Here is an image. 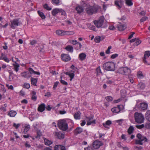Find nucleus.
I'll use <instances>...</instances> for the list:
<instances>
[{
  "instance_id": "nucleus-1",
  "label": "nucleus",
  "mask_w": 150,
  "mask_h": 150,
  "mask_svg": "<svg viewBox=\"0 0 150 150\" xmlns=\"http://www.w3.org/2000/svg\"><path fill=\"white\" fill-rule=\"evenodd\" d=\"M87 5L85 11L86 13L89 15L96 14L101 10L100 6L98 5H94L93 6Z\"/></svg>"
},
{
  "instance_id": "nucleus-2",
  "label": "nucleus",
  "mask_w": 150,
  "mask_h": 150,
  "mask_svg": "<svg viewBox=\"0 0 150 150\" xmlns=\"http://www.w3.org/2000/svg\"><path fill=\"white\" fill-rule=\"evenodd\" d=\"M115 64L112 62H107L104 63L103 65L104 69L107 71H114L115 69Z\"/></svg>"
},
{
  "instance_id": "nucleus-3",
  "label": "nucleus",
  "mask_w": 150,
  "mask_h": 150,
  "mask_svg": "<svg viewBox=\"0 0 150 150\" xmlns=\"http://www.w3.org/2000/svg\"><path fill=\"white\" fill-rule=\"evenodd\" d=\"M135 122L139 124L143 123L144 120L143 115L140 113L136 112L134 114Z\"/></svg>"
},
{
  "instance_id": "nucleus-4",
  "label": "nucleus",
  "mask_w": 150,
  "mask_h": 150,
  "mask_svg": "<svg viewBox=\"0 0 150 150\" xmlns=\"http://www.w3.org/2000/svg\"><path fill=\"white\" fill-rule=\"evenodd\" d=\"M136 136L139 140H135V144H136L142 145L143 144L142 143L143 141H144V142H147V139L146 137L142 136L140 133H139L137 134Z\"/></svg>"
},
{
  "instance_id": "nucleus-5",
  "label": "nucleus",
  "mask_w": 150,
  "mask_h": 150,
  "mask_svg": "<svg viewBox=\"0 0 150 150\" xmlns=\"http://www.w3.org/2000/svg\"><path fill=\"white\" fill-rule=\"evenodd\" d=\"M59 128L64 131H65L68 129V125L66 122L64 120L59 121L57 124Z\"/></svg>"
},
{
  "instance_id": "nucleus-6",
  "label": "nucleus",
  "mask_w": 150,
  "mask_h": 150,
  "mask_svg": "<svg viewBox=\"0 0 150 150\" xmlns=\"http://www.w3.org/2000/svg\"><path fill=\"white\" fill-rule=\"evenodd\" d=\"M117 72L123 75H128L131 73V71L127 67H125L119 69Z\"/></svg>"
},
{
  "instance_id": "nucleus-7",
  "label": "nucleus",
  "mask_w": 150,
  "mask_h": 150,
  "mask_svg": "<svg viewBox=\"0 0 150 150\" xmlns=\"http://www.w3.org/2000/svg\"><path fill=\"white\" fill-rule=\"evenodd\" d=\"M104 19L103 17H100L98 20H95L94 21V24L97 27L100 28L103 23Z\"/></svg>"
},
{
  "instance_id": "nucleus-8",
  "label": "nucleus",
  "mask_w": 150,
  "mask_h": 150,
  "mask_svg": "<svg viewBox=\"0 0 150 150\" xmlns=\"http://www.w3.org/2000/svg\"><path fill=\"white\" fill-rule=\"evenodd\" d=\"M136 107L138 109H141L143 110H146L147 109L148 104L145 103H139L137 102Z\"/></svg>"
},
{
  "instance_id": "nucleus-9",
  "label": "nucleus",
  "mask_w": 150,
  "mask_h": 150,
  "mask_svg": "<svg viewBox=\"0 0 150 150\" xmlns=\"http://www.w3.org/2000/svg\"><path fill=\"white\" fill-rule=\"evenodd\" d=\"M103 144V143L100 141H96L93 143V146L94 149H97Z\"/></svg>"
},
{
  "instance_id": "nucleus-10",
  "label": "nucleus",
  "mask_w": 150,
  "mask_h": 150,
  "mask_svg": "<svg viewBox=\"0 0 150 150\" xmlns=\"http://www.w3.org/2000/svg\"><path fill=\"white\" fill-rule=\"evenodd\" d=\"M64 132L61 133L60 132H55L54 135L60 139H63L64 138Z\"/></svg>"
},
{
  "instance_id": "nucleus-11",
  "label": "nucleus",
  "mask_w": 150,
  "mask_h": 150,
  "mask_svg": "<svg viewBox=\"0 0 150 150\" xmlns=\"http://www.w3.org/2000/svg\"><path fill=\"white\" fill-rule=\"evenodd\" d=\"M93 116H90L89 117H86V120L87 122V125H91L92 124H95V120H93L92 121H91V120L93 119Z\"/></svg>"
},
{
  "instance_id": "nucleus-12",
  "label": "nucleus",
  "mask_w": 150,
  "mask_h": 150,
  "mask_svg": "<svg viewBox=\"0 0 150 150\" xmlns=\"http://www.w3.org/2000/svg\"><path fill=\"white\" fill-rule=\"evenodd\" d=\"M61 59L62 60L65 62H67L71 59L70 57L67 54H62L61 55Z\"/></svg>"
},
{
  "instance_id": "nucleus-13",
  "label": "nucleus",
  "mask_w": 150,
  "mask_h": 150,
  "mask_svg": "<svg viewBox=\"0 0 150 150\" xmlns=\"http://www.w3.org/2000/svg\"><path fill=\"white\" fill-rule=\"evenodd\" d=\"M19 25L18 19H14L11 22V28L13 29H15V26H18Z\"/></svg>"
},
{
  "instance_id": "nucleus-14",
  "label": "nucleus",
  "mask_w": 150,
  "mask_h": 150,
  "mask_svg": "<svg viewBox=\"0 0 150 150\" xmlns=\"http://www.w3.org/2000/svg\"><path fill=\"white\" fill-rule=\"evenodd\" d=\"M69 42L71 44H73V45L77 44L79 45V47L78 48H75L76 49L78 50L81 49L82 47L81 44L80 43L77 42V41L71 40H69Z\"/></svg>"
},
{
  "instance_id": "nucleus-15",
  "label": "nucleus",
  "mask_w": 150,
  "mask_h": 150,
  "mask_svg": "<svg viewBox=\"0 0 150 150\" xmlns=\"http://www.w3.org/2000/svg\"><path fill=\"white\" fill-rule=\"evenodd\" d=\"M46 108L45 105L44 103L41 104L40 105L38 108V110L40 112H43L45 110Z\"/></svg>"
},
{
  "instance_id": "nucleus-16",
  "label": "nucleus",
  "mask_w": 150,
  "mask_h": 150,
  "mask_svg": "<svg viewBox=\"0 0 150 150\" xmlns=\"http://www.w3.org/2000/svg\"><path fill=\"white\" fill-rule=\"evenodd\" d=\"M117 28L120 31H122L124 30L127 28L126 25L125 24H121L120 23L117 25Z\"/></svg>"
},
{
  "instance_id": "nucleus-17",
  "label": "nucleus",
  "mask_w": 150,
  "mask_h": 150,
  "mask_svg": "<svg viewBox=\"0 0 150 150\" xmlns=\"http://www.w3.org/2000/svg\"><path fill=\"white\" fill-rule=\"evenodd\" d=\"M121 106H122V105H118L117 106V107L112 108L111 109V110L113 112L118 113L121 110Z\"/></svg>"
},
{
  "instance_id": "nucleus-18",
  "label": "nucleus",
  "mask_w": 150,
  "mask_h": 150,
  "mask_svg": "<svg viewBox=\"0 0 150 150\" xmlns=\"http://www.w3.org/2000/svg\"><path fill=\"white\" fill-rule=\"evenodd\" d=\"M54 149V150H66L65 147L61 145H56Z\"/></svg>"
},
{
  "instance_id": "nucleus-19",
  "label": "nucleus",
  "mask_w": 150,
  "mask_h": 150,
  "mask_svg": "<svg viewBox=\"0 0 150 150\" xmlns=\"http://www.w3.org/2000/svg\"><path fill=\"white\" fill-rule=\"evenodd\" d=\"M76 10L77 11V13H80L83 12L84 9L81 6H78L76 8Z\"/></svg>"
},
{
  "instance_id": "nucleus-20",
  "label": "nucleus",
  "mask_w": 150,
  "mask_h": 150,
  "mask_svg": "<svg viewBox=\"0 0 150 150\" xmlns=\"http://www.w3.org/2000/svg\"><path fill=\"white\" fill-rule=\"evenodd\" d=\"M74 134H79L83 132V129L81 127H77L74 130Z\"/></svg>"
},
{
  "instance_id": "nucleus-21",
  "label": "nucleus",
  "mask_w": 150,
  "mask_h": 150,
  "mask_svg": "<svg viewBox=\"0 0 150 150\" xmlns=\"http://www.w3.org/2000/svg\"><path fill=\"white\" fill-rule=\"evenodd\" d=\"M122 1L121 0H116L115 1V5L119 8H122Z\"/></svg>"
},
{
  "instance_id": "nucleus-22",
  "label": "nucleus",
  "mask_w": 150,
  "mask_h": 150,
  "mask_svg": "<svg viewBox=\"0 0 150 150\" xmlns=\"http://www.w3.org/2000/svg\"><path fill=\"white\" fill-rule=\"evenodd\" d=\"M64 73L66 75H68L70 78V81H71L72 79L74 78V74L73 73H71L69 72H64Z\"/></svg>"
},
{
  "instance_id": "nucleus-23",
  "label": "nucleus",
  "mask_w": 150,
  "mask_h": 150,
  "mask_svg": "<svg viewBox=\"0 0 150 150\" xmlns=\"http://www.w3.org/2000/svg\"><path fill=\"white\" fill-rule=\"evenodd\" d=\"M60 9L58 8H55L53 9L52 11V14L54 16L56 15L59 13Z\"/></svg>"
},
{
  "instance_id": "nucleus-24",
  "label": "nucleus",
  "mask_w": 150,
  "mask_h": 150,
  "mask_svg": "<svg viewBox=\"0 0 150 150\" xmlns=\"http://www.w3.org/2000/svg\"><path fill=\"white\" fill-rule=\"evenodd\" d=\"M104 39L103 37H101L99 36H96L94 38V41L96 43L100 42V41L103 40Z\"/></svg>"
},
{
  "instance_id": "nucleus-25",
  "label": "nucleus",
  "mask_w": 150,
  "mask_h": 150,
  "mask_svg": "<svg viewBox=\"0 0 150 150\" xmlns=\"http://www.w3.org/2000/svg\"><path fill=\"white\" fill-rule=\"evenodd\" d=\"M38 78H35L32 77L31 79V82L32 84L34 86H36V83L37 82Z\"/></svg>"
},
{
  "instance_id": "nucleus-26",
  "label": "nucleus",
  "mask_w": 150,
  "mask_h": 150,
  "mask_svg": "<svg viewBox=\"0 0 150 150\" xmlns=\"http://www.w3.org/2000/svg\"><path fill=\"white\" fill-rule=\"evenodd\" d=\"M64 30H59L56 31V33L58 35L64 36Z\"/></svg>"
},
{
  "instance_id": "nucleus-27",
  "label": "nucleus",
  "mask_w": 150,
  "mask_h": 150,
  "mask_svg": "<svg viewBox=\"0 0 150 150\" xmlns=\"http://www.w3.org/2000/svg\"><path fill=\"white\" fill-rule=\"evenodd\" d=\"M15 64H13V66L14 67V69L15 70L16 72H17L18 71L19 69V67L20 66L19 64L16 63V62H15Z\"/></svg>"
},
{
  "instance_id": "nucleus-28",
  "label": "nucleus",
  "mask_w": 150,
  "mask_h": 150,
  "mask_svg": "<svg viewBox=\"0 0 150 150\" xmlns=\"http://www.w3.org/2000/svg\"><path fill=\"white\" fill-rule=\"evenodd\" d=\"M16 111L11 110L8 114V115L10 116L11 117H14L16 114Z\"/></svg>"
},
{
  "instance_id": "nucleus-29",
  "label": "nucleus",
  "mask_w": 150,
  "mask_h": 150,
  "mask_svg": "<svg viewBox=\"0 0 150 150\" xmlns=\"http://www.w3.org/2000/svg\"><path fill=\"white\" fill-rule=\"evenodd\" d=\"M86 54L83 53H81L79 55V59L81 61L84 60L86 58Z\"/></svg>"
},
{
  "instance_id": "nucleus-30",
  "label": "nucleus",
  "mask_w": 150,
  "mask_h": 150,
  "mask_svg": "<svg viewBox=\"0 0 150 150\" xmlns=\"http://www.w3.org/2000/svg\"><path fill=\"white\" fill-rule=\"evenodd\" d=\"M134 130V128L132 126H130L128 128L127 132L129 134H131L133 133Z\"/></svg>"
},
{
  "instance_id": "nucleus-31",
  "label": "nucleus",
  "mask_w": 150,
  "mask_h": 150,
  "mask_svg": "<svg viewBox=\"0 0 150 150\" xmlns=\"http://www.w3.org/2000/svg\"><path fill=\"white\" fill-rule=\"evenodd\" d=\"M33 95L32 96L31 99L33 101H35L37 100V97L36 95V92L34 91H32Z\"/></svg>"
},
{
  "instance_id": "nucleus-32",
  "label": "nucleus",
  "mask_w": 150,
  "mask_h": 150,
  "mask_svg": "<svg viewBox=\"0 0 150 150\" xmlns=\"http://www.w3.org/2000/svg\"><path fill=\"white\" fill-rule=\"evenodd\" d=\"M65 49L67 51L70 52H72L73 51V47L72 46L68 45L65 48Z\"/></svg>"
},
{
  "instance_id": "nucleus-33",
  "label": "nucleus",
  "mask_w": 150,
  "mask_h": 150,
  "mask_svg": "<svg viewBox=\"0 0 150 150\" xmlns=\"http://www.w3.org/2000/svg\"><path fill=\"white\" fill-rule=\"evenodd\" d=\"M146 118L150 122V110L147 111L146 113Z\"/></svg>"
},
{
  "instance_id": "nucleus-34",
  "label": "nucleus",
  "mask_w": 150,
  "mask_h": 150,
  "mask_svg": "<svg viewBox=\"0 0 150 150\" xmlns=\"http://www.w3.org/2000/svg\"><path fill=\"white\" fill-rule=\"evenodd\" d=\"M81 113L79 111L76 112L74 115V117L76 119H80Z\"/></svg>"
},
{
  "instance_id": "nucleus-35",
  "label": "nucleus",
  "mask_w": 150,
  "mask_h": 150,
  "mask_svg": "<svg viewBox=\"0 0 150 150\" xmlns=\"http://www.w3.org/2000/svg\"><path fill=\"white\" fill-rule=\"evenodd\" d=\"M125 3L128 6H130L132 5L133 4L132 0H125Z\"/></svg>"
},
{
  "instance_id": "nucleus-36",
  "label": "nucleus",
  "mask_w": 150,
  "mask_h": 150,
  "mask_svg": "<svg viewBox=\"0 0 150 150\" xmlns=\"http://www.w3.org/2000/svg\"><path fill=\"white\" fill-rule=\"evenodd\" d=\"M45 144L46 145L49 146L52 143V142L47 139H44Z\"/></svg>"
},
{
  "instance_id": "nucleus-37",
  "label": "nucleus",
  "mask_w": 150,
  "mask_h": 150,
  "mask_svg": "<svg viewBox=\"0 0 150 150\" xmlns=\"http://www.w3.org/2000/svg\"><path fill=\"white\" fill-rule=\"evenodd\" d=\"M38 12L39 15L41 18L42 19H44L45 18V16L43 12L39 11H38Z\"/></svg>"
},
{
  "instance_id": "nucleus-38",
  "label": "nucleus",
  "mask_w": 150,
  "mask_h": 150,
  "mask_svg": "<svg viewBox=\"0 0 150 150\" xmlns=\"http://www.w3.org/2000/svg\"><path fill=\"white\" fill-rule=\"evenodd\" d=\"M139 88L141 89H144L145 87V85L142 82H140L138 85Z\"/></svg>"
},
{
  "instance_id": "nucleus-39",
  "label": "nucleus",
  "mask_w": 150,
  "mask_h": 150,
  "mask_svg": "<svg viewBox=\"0 0 150 150\" xmlns=\"http://www.w3.org/2000/svg\"><path fill=\"white\" fill-rule=\"evenodd\" d=\"M96 71L97 72V75H99L102 74L100 67H99L96 69Z\"/></svg>"
},
{
  "instance_id": "nucleus-40",
  "label": "nucleus",
  "mask_w": 150,
  "mask_h": 150,
  "mask_svg": "<svg viewBox=\"0 0 150 150\" xmlns=\"http://www.w3.org/2000/svg\"><path fill=\"white\" fill-rule=\"evenodd\" d=\"M64 35H73L74 33L73 31H64Z\"/></svg>"
},
{
  "instance_id": "nucleus-41",
  "label": "nucleus",
  "mask_w": 150,
  "mask_h": 150,
  "mask_svg": "<svg viewBox=\"0 0 150 150\" xmlns=\"http://www.w3.org/2000/svg\"><path fill=\"white\" fill-rule=\"evenodd\" d=\"M150 56V52L149 51H146L144 55V57L146 58Z\"/></svg>"
},
{
  "instance_id": "nucleus-42",
  "label": "nucleus",
  "mask_w": 150,
  "mask_h": 150,
  "mask_svg": "<svg viewBox=\"0 0 150 150\" xmlns=\"http://www.w3.org/2000/svg\"><path fill=\"white\" fill-rule=\"evenodd\" d=\"M43 7L44 8L48 11L51 10L52 9V8L49 7L48 5L46 4L44 5Z\"/></svg>"
},
{
  "instance_id": "nucleus-43",
  "label": "nucleus",
  "mask_w": 150,
  "mask_h": 150,
  "mask_svg": "<svg viewBox=\"0 0 150 150\" xmlns=\"http://www.w3.org/2000/svg\"><path fill=\"white\" fill-rule=\"evenodd\" d=\"M105 99L108 101H111L112 100L113 98L111 96H108L105 97Z\"/></svg>"
},
{
  "instance_id": "nucleus-44",
  "label": "nucleus",
  "mask_w": 150,
  "mask_h": 150,
  "mask_svg": "<svg viewBox=\"0 0 150 150\" xmlns=\"http://www.w3.org/2000/svg\"><path fill=\"white\" fill-rule=\"evenodd\" d=\"M144 124H142L140 125H136V127L138 129H141L143 128L144 127Z\"/></svg>"
},
{
  "instance_id": "nucleus-45",
  "label": "nucleus",
  "mask_w": 150,
  "mask_h": 150,
  "mask_svg": "<svg viewBox=\"0 0 150 150\" xmlns=\"http://www.w3.org/2000/svg\"><path fill=\"white\" fill-rule=\"evenodd\" d=\"M134 148L135 150H141L143 148L141 146H135Z\"/></svg>"
},
{
  "instance_id": "nucleus-46",
  "label": "nucleus",
  "mask_w": 150,
  "mask_h": 150,
  "mask_svg": "<svg viewBox=\"0 0 150 150\" xmlns=\"http://www.w3.org/2000/svg\"><path fill=\"white\" fill-rule=\"evenodd\" d=\"M24 88L27 89L29 88L30 87V84L26 83H24Z\"/></svg>"
},
{
  "instance_id": "nucleus-47",
  "label": "nucleus",
  "mask_w": 150,
  "mask_h": 150,
  "mask_svg": "<svg viewBox=\"0 0 150 150\" xmlns=\"http://www.w3.org/2000/svg\"><path fill=\"white\" fill-rule=\"evenodd\" d=\"M141 42V41L139 40H136L135 43H134V45L137 46L140 44Z\"/></svg>"
},
{
  "instance_id": "nucleus-48",
  "label": "nucleus",
  "mask_w": 150,
  "mask_h": 150,
  "mask_svg": "<svg viewBox=\"0 0 150 150\" xmlns=\"http://www.w3.org/2000/svg\"><path fill=\"white\" fill-rule=\"evenodd\" d=\"M111 47H112L111 46H110L108 47L107 50H106L105 52V53L106 54H109L110 53V50L111 48Z\"/></svg>"
},
{
  "instance_id": "nucleus-49",
  "label": "nucleus",
  "mask_w": 150,
  "mask_h": 150,
  "mask_svg": "<svg viewBox=\"0 0 150 150\" xmlns=\"http://www.w3.org/2000/svg\"><path fill=\"white\" fill-rule=\"evenodd\" d=\"M20 125H21L20 124H16L15 123L13 124V126L15 127L16 129H17Z\"/></svg>"
},
{
  "instance_id": "nucleus-50",
  "label": "nucleus",
  "mask_w": 150,
  "mask_h": 150,
  "mask_svg": "<svg viewBox=\"0 0 150 150\" xmlns=\"http://www.w3.org/2000/svg\"><path fill=\"white\" fill-rule=\"evenodd\" d=\"M60 81L61 83L64 85H68L67 83L64 80L61 79Z\"/></svg>"
},
{
  "instance_id": "nucleus-51",
  "label": "nucleus",
  "mask_w": 150,
  "mask_h": 150,
  "mask_svg": "<svg viewBox=\"0 0 150 150\" xmlns=\"http://www.w3.org/2000/svg\"><path fill=\"white\" fill-rule=\"evenodd\" d=\"M59 12H60L62 15H65L66 14L65 12L62 9H60Z\"/></svg>"
},
{
  "instance_id": "nucleus-52",
  "label": "nucleus",
  "mask_w": 150,
  "mask_h": 150,
  "mask_svg": "<svg viewBox=\"0 0 150 150\" xmlns=\"http://www.w3.org/2000/svg\"><path fill=\"white\" fill-rule=\"evenodd\" d=\"M105 134H102L100 133L99 134V138L101 139V140H103V142H105L106 141V140L103 138H101L102 137V136H105Z\"/></svg>"
},
{
  "instance_id": "nucleus-53",
  "label": "nucleus",
  "mask_w": 150,
  "mask_h": 150,
  "mask_svg": "<svg viewBox=\"0 0 150 150\" xmlns=\"http://www.w3.org/2000/svg\"><path fill=\"white\" fill-rule=\"evenodd\" d=\"M28 70L31 74H32L34 73V70L33 69L31 68L30 67L28 69Z\"/></svg>"
},
{
  "instance_id": "nucleus-54",
  "label": "nucleus",
  "mask_w": 150,
  "mask_h": 150,
  "mask_svg": "<svg viewBox=\"0 0 150 150\" xmlns=\"http://www.w3.org/2000/svg\"><path fill=\"white\" fill-rule=\"evenodd\" d=\"M53 3L57 5L59 3V0H52Z\"/></svg>"
},
{
  "instance_id": "nucleus-55",
  "label": "nucleus",
  "mask_w": 150,
  "mask_h": 150,
  "mask_svg": "<svg viewBox=\"0 0 150 150\" xmlns=\"http://www.w3.org/2000/svg\"><path fill=\"white\" fill-rule=\"evenodd\" d=\"M139 40V38H135L134 39H133L131 40H130L129 41L130 42H134L136 41V40Z\"/></svg>"
},
{
  "instance_id": "nucleus-56",
  "label": "nucleus",
  "mask_w": 150,
  "mask_h": 150,
  "mask_svg": "<svg viewBox=\"0 0 150 150\" xmlns=\"http://www.w3.org/2000/svg\"><path fill=\"white\" fill-rule=\"evenodd\" d=\"M3 60H4L5 61L7 62H9V60L7 58L6 56H4V57Z\"/></svg>"
},
{
  "instance_id": "nucleus-57",
  "label": "nucleus",
  "mask_w": 150,
  "mask_h": 150,
  "mask_svg": "<svg viewBox=\"0 0 150 150\" xmlns=\"http://www.w3.org/2000/svg\"><path fill=\"white\" fill-rule=\"evenodd\" d=\"M118 56V54H113L112 55L110 58L112 59H114L116 58V57H117Z\"/></svg>"
},
{
  "instance_id": "nucleus-58",
  "label": "nucleus",
  "mask_w": 150,
  "mask_h": 150,
  "mask_svg": "<svg viewBox=\"0 0 150 150\" xmlns=\"http://www.w3.org/2000/svg\"><path fill=\"white\" fill-rule=\"evenodd\" d=\"M59 83V82L58 81H57L55 82L54 84L53 88L55 89L57 87V86Z\"/></svg>"
},
{
  "instance_id": "nucleus-59",
  "label": "nucleus",
  "mask_w": 150,
  "mask_h": 150,
  "mask_svg": "<svg viewBox=\"0 0 150 150\" xmlns=\"http://www.w3.org/2000/svg\"><path fill=\"white\" fill-rule=\"evenodd\" d=\"M29 129L30 126L29 125L25 126V130L27 132L29 130Z\"/></svg>"
},
{
  "instance_id": "nucleus-60",
  "label": "nucleus",
  "mask_w": 150,
  "mask_h": 150,
  "mask_svg": "<svg viewBox=\"0 0 150 150\" xmlns=\"http://www.w3.org/2000/svg\"><path fill=\"white\" fill-rule=\"evenodd\" d=\"M109 29L111 30H114L115 28L113 25H111L109 26Z\"/></svg>"
},
{
  "instance_id": "nucleus-61",
  "label": "nucleus",
  "mask_w": 150,
  "mask_h": 150,
  "mask_svg": "<svg viewBox=\"0 0 150 150\" xmlns=\"http://www.w3.org/2000/svg\"><path fill=\"white\" fill-rule=\"evenodd\" d=\"M37 41L35 40H33L30 42V44L31 45H34L36 43Z\"/></svg>"
},
{
  "instance_id": "nucleus-62",
  "label": "nucleus",
  "mask_w": 150,
  "mask_h": 150,
  "mask_svg": "<svg viewBox=\"0 0 150 150\" xmlns=\"http://www.w3.org/2000/svg\"><path fill=\"white\" fill-rule=\"evenodd\" d=\"M27 72H24L21 73V76L22 77H25L27 75Z\"/></svg>"
},
{
  "instance_id": "nucleus-63",
  "label": "nucleus",
  "mask_w": 150,
  "mask_h": 150,
  "mask_svg": "<svg viewBox=\"0 0 150 150\" xmlns=\"http://www.w3.org/2000/svg\"><path fill=\"white\" fill-rule=\"evenodd\" d=\"M137 74L139 76H143L142 72L139 71H138Z\"/></svg>"
},
{
  "instance_id": "nucleus-64",
  "label": "nucleus",
  "mask_w": 150,
  "mask_h": 150,
  "mask_svg": "<svg viewBox=\"0 0 150 150\" xmlns=\"http://www.w3.org/2000/svg\"><path fill=\"white\" fill-rule=\"evenodd\" d=\"M85 150H93L91 146H88L87 148H84Z\"/></svg>"
}]
</instances>
